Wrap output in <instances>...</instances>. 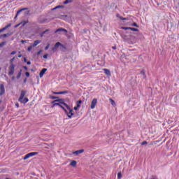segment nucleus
<instances>
[{
	"instance_id": "b1692460",
	"label": "nucleus",
	"mask_w": 179,
	"mask_h": 179,
	"mask_svg": "<svg viewBox=\"0 0 179 179\" xmlns=\"http://www.w3.org/2000/svg\"><path fill=\"white\" fill-rule=\"evenodd\" d=\"M16 57H13L10 60V65H13V61H15V59Z\"/></svg>"
},
{
	"instance_id": "a878e982",
	"label": "nucleus",
	"mask_w": 179,
	"mask_h": 179,
	"mask_svg": "<svg viewBox=\"0 0 179 179\" xmlns=\"http://www.w3.org/2000/svg\"><path fill=\"white\" fill-rule=\"evenodd\" d=\"M130 30H131V31H139V29H136V28H130Z\"/></svg>"
},
{
	"instance_id": "6e6552de",
	"label": "nucleus",
	"mask_w": 179,
	"mask_h": 179,
	"mask_svg": "<svg viewBox=\"0 0 179 179\" xmlns=\"http://www.w3.org/2000/svg\"><path fill=\"white\" fill-rule=\"evenodd\" d=\"M3 94H5V85L0 84V96H3Z\"/></svg>"
},
{
	"instance_id": "c03bdc74",
	"label": "nucleus",
	"mask_w": 179,
	"mask_h": 179,
	"mask_svg": "<svg viewBox=\"0 0 179 179\" xmlns=\"http://www.w3.org/2000/svg\"><path fill=\"white\" fill-rule=\"evenodd\" d=\"M15 106L17 107V108H19V103H17L15 104Z\"/></svg>"
},
{
	"instance_id": "f257e3e1",
	"label": "nucleus",
	"mask_w": 179,
	"mask_h": 179,
	"mask_svg": "<svg viewBox=\"0 0 179 179\" xmlns=\"http://www.w3.org/2000/svg\"><path fill=\"white\" fill-rule=\"evenodd\" d=\"M53 107H55V106H59L64 110L65 114L67 115L68 118L71 120L74 115L73 113V109L71 108V107L65 103L62 99L59 100H55L53 101Z\"/></svg>"
},
{
	"instance_id": "4c0bfd02",
	"label": "nucleus",
	"mask_w": 179,
	"mask_h": 179,
	"mask_svg": "<svg viewBox=\"0 0 179 179\" xmlns=\"http://www.w3.org/2000/svg\"><path fill=\"white\" fill-rule=\"evenodd\" d=\"M132 26H134V27H139V26L136 23H134Z\"/></svg>"
},
{
	"instance_id": "412c9836",
	"label": "nucleus",
	"mask_w": 179,
	"mask_h": 179,
	"mask_svg": "<svg viewBox=\"0 0 179 179\" xmlns=\"http://www.w3.org/2000/svg\"><path fill=\"white\" fill-rule=\"evenodd\" d=\"M27 23H29V21H23L22 22H21V24H22V27H24V26H26Z\"/></svg>"
},
{
	"instance_id": "a18cd8bd",
	"label": "nucleus",
	"mask_w": 179,
	"mask_h": 179,
	"mask_svg": "<svg viewBox=\"0 0 179 179\" xmlns=\"http://www.w3.org/2000/svg\"><path fill=\"white\" fill-rule=\"evenodd\" d=\"M24 62H27V59H26V57L24 58Z\"/></svg>"
},
{
	"instance_id": "c756f323",
	"label": "nucleus",
	"mask_w": 179,
	"mask_h": 179,
	"mask_svg": "<svg viewBox=\"0 0 179 179\" xmlns=\"http://www.w3.org/2000/svg\"><path fill=\"white\" fill-rule=\"evenodd\" d=\"M67 93H69L68 91L60 92V94H67Z\"/></svg>"
},
{
	"instance_id": "c85d7f7f",
	"label": "nucleus",
	"mask_w": 179,
	"mask_h": 179,
	"mask_svg": "<svg viewBox=\"0 0 179 179\" xmlns=\"http://www.w3.org/2000/svg\"><path fill=\"white\" fill-rule=\"evenodd\" d=\"M122 177V174H121V172H119L118 173H117V178H121Z\"/></svg>"
},
{
	"instance_id": "09e8293b",
	"label": "nucleus",
	"mask_w": 179,
	"mask_h": 179,
	"mask_svg": "<svg viewBox=\"0 0 179 179\" xmlns=\"http://www.w3.org/2000/svg\"><path fill=\"white\" fill-rule=\"evenodd\" d=\"M23 68H24V69L25 71H27V69H28L27 66H24Z\"/></svg>"
},
{
	"instance_id": "37998d69",
	"label": "nucleus",
	"mask_w": 179,
	"mask_h": 179,
	"mask_svg": "<svg viewBox=\"0 0 179 179\" xmlns=\"http://www.w3.org/2000/svg\"><path fill=\"white\" fill-rule=\"evenodd\" d=\"M112 49H113V50H117V46H113V47H112Z\"/></svg>"
},
{
	"instance_id": "423d86ee",
	"label": "nucleus",
	"mask_w": 179,
	"mask_h": 179,
	"mask_svg": "<svg viewBox=\"0 0 179 179\" xmlns=\"http://www.w3.org/2000/svg\"><path fill=\"white\" fill-rule=\"evenodd\" d=\"M59 47L64 48V45H62L61 43L57 42L55 43V46L52 48V52H56V51L58 50Z\"/></svg>"
},
{
	"instance_id": "de8ad7c7",
	"label": "nucleus",
	"mask_w": 179,
	"mask_h": 179,
	"mask_svg": "<svg viewBox=\"0 0 179 179\" xmlns=\"http://www.w3.org/2000/svg\"><path fill=\"white\" fill-rule=\"evenodd\" d=\"M27 65H31V62H27Z\"/></svg>"
},
{
	"instance_id": "ea45409f",
	"label": "nucleus",
	"mask_w": 179,
	"mask_h": 179,
	"mask_svg": "<svg viewBox=\"0 0 179 179\" xmlns=\"http://www.w3.org/2000/svg\"><path fill=\"white\" fill-rule=\"evenodd\" d=\"M20 24H22V23L20 22V23H19L18 24H17V25H15V27L16 28V27H19V26H20Z\"/></svg>"
},
{
	"instance_id": "2f4dec72",
	"label": "nucleus",
	"mask_w": 179,
	"mask_h": 179,
	"mask_svg": "<svg viewBox=\"0 0 179 179\" xmlns=\"http://www.w3.org/2000/svg\"><path fill=\"white\" fill-rule=\"evenodd\" d=\"M47 31H50V29H47V30H45V31H43V32L42 33L41 37H43V35L45 34V33H47Z\"/></svg>"
},
{
	"instance_id": "e433bc0d",
	"label": "nucleus",
	"mask_w": 179,
	"mask_h": 179,
	"mask_svg": "<svg viewBox=\"0 0 179 179\" xmlns=\"http://www.w3.org/2000/svg\"><path fill=\"white\" fill-rule=\"evenodd\" d=\"M21 75H22V73L20 72V73H18L17 76V79H20Z\"/></svg>"
},
{
	"instance_id": "9d476101",
	"label": "nucleus",
	"mask_w": 179,
	"mask_h": 179,
	"mask_svg": "<svg viewBox=\"0 0 179 179\" xmlns=\"http://www.w3.org/2000/svg\"><path fill=\"white\" fill-rule=\"evenodd\" d=\"M61 31H64V33H68V31L64 28H60V29H57L55 33L57 34V33H61Z\"/></svg>"
},
{
	"instance_id": "2eb2a0df",
	"label": "nucleus",
	"mask_w": 179,
	"mask_h": 179,
	"mask_svg": "<svg viewBox=\"0 0 179 179\" xmlns=\"http://www.w3.org/2000/svg\"><path fill=\"white\" fill-rule=\"evenodd\" d=\"M40 43H41V41L40 40H36L34 42V44L32 45V47H37V45L38 44H40Z\"/></svg>"
},
{
	"instance_id": "f8f14e48",
	"label": "nucleus",
	"mask_w": 179,
	"mask_h": 179,
	"mask_svg": "<svg viewBox=\"0 0 179 179\" xmlns=\"http://www.w3.org/2000/svg\"><path fill=\"white\" fill-rule=\"evenodd\" d=\"M27 8H22L20 10H19L17 12V14L15 17V19H16L17 17V16H19V13H20L21 12H23V10H27Z\"/></svg>"
},
{
	"instance_id": "603ef678",
	"label": "nucleus",
	"mask_w": 179,
	"mask_h": 179,
	"mask_svg": "<svg viewBox=\"0 0 179 179\" xmlns=\"http://www.w3.org/2000/svg\"><path fill=\"white\" fill-rule=\"evenodd\" d=\"M24 83H26V82H27V80H24Z\"/></svg>"
},
{
	"instance_id": "3c124183",
	"label": "nucleus",
	"mask_w": 179,
	"mask_h": 179,
	"mask_svg": "<svg viewBox=\"0 0 179 179\" xmlns=\"http://www.w3.org/2000/svg\"><path fill=\"white\" fill-rule=\"evenodd\" d=\"M22 55H18V58H22Z\"/></svg>"
},
{
	"instance_id": "58836bf2",
	"label": "nucleus",
	"mask_w": 179,
	"mask_h": 179,
	"mask_svg": "<svg viewBox=\"0 0 179 179\" xmlns=\"http://www.w3.org/2000/svg\"><path fill=\"white\" fill-rule=\"evenodd\" d=\"M15 54H16V51H13V52L10 53V55H15Z\"/></svg>"
},
{
	"instance_id": "7c9ffc66",
	"label": "nucleus",
	"mask_w": 179,
	"mask_h": 179,
	"mask_svg": "<svg viewBox=\"0 0 179 179\" xmlns=\"http://www.w3.org/2000/svg\"><path fill=\"white\" fill-rule=\"evenodd\" d=\"M33 45H31V46H29V47H28V49H27V50L28 51H31V50L33 49Z\"/></svg>"
},
{
	"instance_id": "8fccbe9b",
	"label": "nucleus",
	"mask_w": 179,
	"mask_h": 179,
	"mask_svg": "<svg viewBox=\"0 0 179 179\" xmlns=\"http://www.w3.org/2000/svg\"><path fill=\"white\" fill-rule=\"evenodd\" d=\"M21 43H22V44H24V43H26V41H21Z\"/></svg>"
},
{
	"instance_id": "864d4df0",
	"label": "nucleus",
	"mask_w": 179,
	"mask_h": 179,
	"mask_svg": "<svg viewBox=\"0 0 179 179\" xmlns=\"http://www.w3.org/2000/svg\"><path fill=\"white\" fill-rule=\"evenodd\" d=\"M1 103H2V100H0V104H1Z\"/></svg>"
},
{
	"instance_id": "5701e85b",
	"label": "nucleus",
	"mask_w": 179,
	"mask_h": 179,
	"mask_svg": "<svg viewBox=\"0 0 179 179\" xmlns=\"http://www.w3.org/2000/svg\"><path fill=\"white\" fill-rule=\"evenodd\" d=\"M9 36H10V34H3V35H1V37L5 38V37H9Z\"/></svg>"
},
{
	"instance_id": "9b49d317",
	"label": "nucleus",
	"mask_w": 179,
	"mask_h": 179,
	"mask_svg": "<svg viewBox=\"0 0 179 179\" xmlns=\"http://www.w3.org/2000/svg\"><path fill=\"white\" fill-rule=\"evenodd\" d=\"M103 71H104L105 75L107 76H111V72L108 69H103Z\"/></svg>"
},
{
	"instance_id": "20e7f679",
	"label": "nucleus",
	"mask_w": 179,
	"mask_h": 179,
	"mask_svg": "<svg viewBox=\"0 0 179 179\" xmlns=\"http://www.w3.org/2000/svg\"><path fill=\"white\" fill-rule=\"evenodd\" d=\"M15 73V64H10L8 67V76H12Z\"/></svg>"
},
{
	"instance_id": "393cba45",
	"label": "nucleus",
	"mask_w": 179,
	"mask_h": 179,
	"mask_svg": "<svg viewBox=\"0 0 179 179\" xmlns=\"http://www.w3.org/2000/svg\"><path fill=\"white\" fill-rule=\"evenodd\" d=\"M80 104H82V100H79L77 101V107H80Z\"/></svg>"
},
{
	"instance_id": "0eeeda50",
	"label": "nucleus",
	"mask_w": 179,
	"mask_h": 179,
	"mask_svg": "<svg viewBox=\"0 0 179 179\" xmlns=\"http://www.w3.org/2000/svg\"><path fill=\"white\" fill-rule=\"evenodd\" d=\"M96 106H97V99H94L91 102L92 110H94V108H96Z\"/></svg>"
},
{
	"instance_id": "473e14b6",
	"label": "nucleus",
	"mask_w": 179,
	"mask_h": 179,
	"mask_svg": "<svg viewBox=\"0 0 179 179\" xmlns=\"http://www.w3.org/2000/svg\"><path fill=\"white\" fill-rule=\"evenodd\" d=\"M50 48V44H48L45 48V51H47V50H48Z\"/></svg>"
},
{
	"instance_id": "f704fd0d",
	"label": "nucleus",
	"mask_w": 179,
	"mask_h": 179,
	"mask_svg": "<svg viewBox=\"0 0 179 179\" xmlns=\"http://www.w3.org/2000/svg\"><path fill=\"white\" fill-rule=\"evenodd\" d=\"M141 145L143 146L145 145H148V141H143L141 143Z\"/></svg>"
},
{
	"instance_id": "7ed1b4c3",
	"label": "nucleus",
	"mask_w": 179,
	"mask_h": 179,
	"mask_svg": "<svg viewBox=\"0 0 179 179\" xmlns=\"http://www.w3.org/2000/svg\"><path fill=\"white\" fill-rule=\"evenodd\" d=\"M126 41H127L129 44H135V43H136L135 36L132 35H130L129 37H127V38L126 39Z\"/></svg>"
},
{
	"instance_id": "a19ab883",
	"label": "nucleus",
	"mask_w": 179,
	"mask_h": 179,
	"mask_svg": "<svg viewBox=\"0 0 179 179\" xmlns=\"http://www.w3.org/2000/svg\"><path fill=\"white\" fill-rule=\"evenodd\" d=\"M78 108H79V107H78V106H75V107H74L75 111H76V110H78Z\"/></svg>"
},
{
	"instance_id": "6ab92c4d",
	"label": "nucleus",
	"mask_w": 179,
	"mask_h": 179,
	"mask_svg": "<svg viewBox=\"0 0 179 179\" xmlns=\"http://www.w3.org/2000/svg\"><path fill=\"white\" fill-rule=\"evenodd\" d=\"M117 17H119L120 19V20H128V18L122 17L120 16V15H117Z\"/></svg>"
},
{
	"instance_id": "cd10ccee",
	"label": "nucleus",
	"mask_w": 179,
	"mask_h": 179,
	"mask_svg": "<svg viewBox=\"0 0 179 179\" xmlns=\"http://www.w3.org/2000/svg\"><path fill=\"white\" fill-rule=\"evenodd\" d=\"M6 44V42H2L0 43V48H1V47H3V45H5Z\"/></svg>"
},
{
	"instance_id": "5fc2aeb1",
	"label": "nucleus",
	"mask_w": 179,
	"mask_h": 179,
	"mask_svg": "<svg viewBox=\"0 0 179 179\" xmlns=\"http://www.w3.org/2000/svg\"><path fill=\"white\" fill-rule=\"evenodd\" d=\"M1 103H2V100H0V104H1Z\"/></svg>"
},
{
	"instance_id": "39448f33",
	"label": "nucleus",
	"mask_w": 179,
	"mask_h": 179,
	"mask_svg": "<svg viewBox=\"0 0 179 179\" xmlns=\"http://www.w3.org/2000/svg\"><path fill=\"white\" fill-rule=\"evenodd\" d=\"M37 155H38V152L28 153L24 157L23 159L24 160H27V159H30V157H33V156H37Z\"/></svg>"
},
{
	"instance_id": "6e6d98bb",
	"label": "nucleus",
	"mask_w": 179,
	"mask_h": 179,
	"mask_svg": "<svg viewBox=\"0 0 179 179\" xmlns=\"http://www.w3.org/2000/svg\"><path fill=\"white\" fill-rule=\"evenodd\" d=\"M1 103H2V100H0V104H1Z\"/></svg>"
},
{
	"instance_id": "72a5a7b5",
	"label": "nucleus",
	"mask_w": 179,
	"mask_h": 179,
	"mask_svg": "<svg viewBox=\"0 0 179 179\" xmlns=\"http://www.w3.org/2000/svg\"><path fill=\"white\" fill-rule=\"evenodd\" d=\"M43 58L44 59H47L48 58V54H45V55H43Z\"/></svg>"
},
{
	"instance_id": "49530a36",
	"label": "nucleus",
	"mask_w": 179,
	"mask_h": 179,
	"mask_svg": "<svg viewBox=\"0 0 179 179\" xmlns=\"http://www.w3.org/2000/svg\"><path fill=\"white\" fill-rule=\"evenodd\" d=\"M54 94H61V92H55Z\"/></svg>"
},
{
	"instance_id": "79ce46f5",
	"label": "nucleus",
	"mask_w": 179,
	"mask_h": 179,
	"mask_svg": "<svg viewBox=\"0 0 179 179\" xmlns=\"http://www.w3.org/2000/svg\"><path fill=\"white\" fill-rule=\"evenodd\" d=\"M41 52H43V50H39V51L38 52V55H40V54H41Z\"/></svg>"
},
{
	"instance_id": "f03ea898",
	"label": "nucleus",
	"mask_w": 179,
	"mask_h": 179,
	"mask_svg": "<svg viewBox=\"0 0 179 179\" xmlns=\"http://www.w3.org/2000/svg\"><path fill=\"white\" fill-rule=\"evenodd\" d=\"M24 96H26V91L22 90L20 98L18 99V101H20V103L26 104V103L29 101V98H24Z\"/></svg>"
},
{
	"instance_id": "4468645a",
	"label": "nucleus",
	"mask_w": 179,
	"mask_h": 179,
	"mask_svg": "<svg viewBox=\"0 0 179 179\" xmlns=\"http://www.w3.org/2000/svg\"><path fill=\"white\" fill-rule=\"evenodd\" d=\"M10 26H12V24H9L6 25L5 27H3V29H1L0 33H2V31H5V30H6V29H9V27H10Z\"/></svg>"
},
{
	"instance_id": "4be33fe9",
	"label": "nucleus",
	"mask_w": 179,
	"mask_h": 179,
	"mask_svg": "<svg viewBox=\"0 0 179 179\" xmlns=\"http://www.w3.org/2000/svg\"><path fill=\"white\" fill-rule=\"evenodd\" d=\"M141 75H142L144 77V79L146 78V73H145V71H141Z\"/></svg>"
},
{
	"instance_id": "bb28decb",
	"label": "nucleus",
	"mask_w": 179,
	"mask_h": 179,
	"mask_svg": "<svg viewBox=\"0 0 179 179\" xmlns=\"http://www.w3.org/2000/svg\"><path fill=\"white\" fill-rule=\"evenodd\" d=\"M122 30H131V27H122Z\"/></svg>"
},
{
	"instance_id": "aec40b11",
	"label": "nucleus",
	"mask_w": 179,
	"mask_h": 179,
	"mask_svg": "<svg viewBox=\"0 0 179 179\" xmlns=\"http://www.w3.org/2000/svg\"><path fill=\"white\" fill-rule=\"evenodd\" d=\"M64 8V6H57L56 7H55L52 10H55V9H59V8Z\"/></svg>"
},
{
	"instance_id": "dca6fc26",
	"label": "nucleus",
	"mask_w": 179,
	"mask_h": 179,
	"mask_svg": "<svg viewBox=\"0 0 179 179\" xmlns=\"http://www.w3.org/2000/svg\"><path fill=\"white\" fill-rule=\"evenodd\" d=\"M72 2H73V0H66L63 3L64 5H68V3H72Z\"/></svg>"
},
{
	"instance_id": "a211bd4d",
	"label": "nucleus",
	"mask_w": 179,
	"mask_h": 179,
	"mask_svg": "<svg viewBox=\"0 0 179 179\" xmlns=\"http://www.w3.org/2000/svg\"><path fill=\"white\" fill-rule=\"evenodd\" d=\"M109 101H110V104H112L113 107H115V101L111 98L109 99Z\"/></svg>"
},
{
	"instance_id": "ddd939ff",
	"label": "nucleus",
	"mask_w": 179,
	"mask_h": 179,
	"mask_svg": "<svg viewBox=\"0 0 179 179\" xmlns=\"http://www.w3.org/2000/svg\"><path fill=\"white\" fill-rule=\"evenodd\" d=\"M47 71V69H43L40 73H39V77L40 78H43V76H44V73H45V71Z\"/></svg>"
},
{
	"instance_id": "c9c22d12",
	"label": "nucleus",
	"mask_w": 179,
	"mask_h": 179,
	"mask_svg": "<svg viewBox=\"0 0 179 179\" xmlns=\"http://www.w3.org/2000/svg\"><path fill=\"white\" fill-rule=\"evenodd\" d=\"M25 76H27V78H29L30 76V73L26 72Z\"/></svg>"
},
{
	"instance_id": "f3484780",
	"label": "nucleus",
	"mask_w": 179,
	"mask_h": 179,
	"mask_svg": "<svg viewBox=\"0 0 179 179\" xmlns=\"http://www.w3.org/2000/svg\"><path fill=\"white\" fill-rule=\"evenodd\" d=\"M70 166H71L72 167H76V161H71V162L70 163Z\"/></svg>"
},
{
	"instance_id": "1a4fd4ad",
	"label": "nucleus",
	"mask_w": 179,
	"mask_h": 179,
	"mask_svg": "<svg viewBox=\"0 0 179 179\" xmlns=\"http://www.w3.org/2000/svg\"><path fill=\"white\" fill-rule=\"evenodd\" d=\"M83 152H85V150H78L73 152V155H75V156H78V155L83 153Z\"/></svg>"
}]
</instances>
